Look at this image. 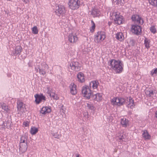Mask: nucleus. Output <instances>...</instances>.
Here are the masks:
<instances>
[{"instance_id":"1","label":"nucleus","mask_w":157,"mask_h":157,"mask_svg":"<svg viewBox=\"0 0 157 157\" xmlns=\"http://www.w3.org/2000/svg\"><path fill=\"white\" fill-rule=\"evenodd\" d=\"M126 101L128 102L127 106L128 108L132 109L134 106V101L132 98L129 97V99L127 98L125 99L122 98H114L111 99V102L113 105L121 106L125 104Z\"/></svg>"},{"instance_id":"2","label":"nucleus","mask_w":157,"mask_h":157,"mask_svg":"<svg viewBox=\"0 0 157 157\" xmlns=\"http://www.w3.org/2000/svg\"><path fill=\"white\" fill-rule=\"evenodd\" d=\"M109 65L116 73H120L122 72L123 67L122 65L119 60L112 59L109 61Z\"/></svg>"},{"instance_id":"3","label":"nucleus","mask_w":157,"mask_h":157,"mask_svg":"<svg viewBox=\"0 0 157 157\" xmlns=\"http://www.w3.org/2000/svg\"><path fill=\"white\" fill-rule=\"evenodd\" d=\"M109 65L116 73H120L122 72L123 67L122 65L119 60L112 59L109 61Z\"/></svg>"},{"instance_id":"4","label":"nucleus","mask_w":157,"mask_h":157,"mask_svg":"<svg viewBox=\"0 0 157 157\" xmlns=\"http://www.w3.org/2000/svg\"><path fill=\"white\" fill-rule=\"evenodd\" d=\"M82 92L84 96L87 99H90L91 97L93 96L91 91L88 86H83Z\"/></svg>"},{"instance_id":"5","label":"nucleus","mask_w":157,"mask_h":157,"mask_svg":"<svg viewBox=\"0 0 157 157\" xmlns=\"http://www.w3.org/2000/svg\"><path fill=\"white\" fill-rule=\"evenodd\" d=\"M106 37L105 33L104 32H98L95 35L94 41L97 43H98L100 41H103Z\"/></svg>"},{"instance_id":"6","label":"nucleus","mask_w":157,"mask_h":157,"mask_svg":"<svg viewBox=\"0 0 157 157\" xmlns=\"http://www.w3.org/2000/svg\"><path fill=\"white\" fill-rule=\"evenodd\" d=\"M69 7L72 10L78 9L79 6V1L78 0H70L68 2Z\"/></svg>"},{"instance_id":"7","label":"nucleus","mask_w":157,"mask_h":157,"mask_svg":"<svg viewBox=\"0 0 157 157\" xmlns=\"http://www.w3.org/2000/svg\"><path fill=\"white\" fill-rule=\"evenodd\" d=\"M73 71H78L80 70V66L79 63L77 62L72 61L68 65V68Z\"/></svg>"},{"instance_id":"8","label":"nucleus","mask_w":157,"mask_h":157,"mask_svg":"<svg viewBox=\"0 0 157 157\" xmlns=\"http://www.w3.org/2000/svg\"><path fill=\"white\" fill-rule=\"evenodd\" d=\"M48 66L45 63H41L40 64L38 65V69H39V73L40 74L43 75L45 74L46 72V70L48 69Z\"/></svg>"},{"instance_id":"9","label":"nucleus","mask_w":157,"mask_h":157,"mask_svg":"<svg viewBox=\"0 0 157 157\" xmlns=\"http://www.w3.org/2000/svg\"><path fill=\"white\" fill-rule=\"evenodd\" d=\"M66 10L64 7L62 5L58 6L55 12L56 14L60 17L61 16H63L66 13Z\"/></svg>"},{"instance_id":"10","label":"nucleus","mask_w":157,"mask_h":157,"mask_svg":"<svg viewBox=\"0 0 157 157\" xmlns=\"http://www.w3.org/2000/svg\"><path fill=\"white\" fill-rule=\"evenodd\" d=\"M132 31L135 34L140 35L141 34L142 28L140 26L137 25H132Z\"/></svg>"},{"instance_id":"11","label":"nucleus","mask_w":157,"mask_h":157,"mask_svg":"<svg viewBox=\"0 0 157 157\" xmlns=\"http://www.w3.org/2000/svg\"><path fill=\"white\" fill-rule=\"evenodd\" d=\"M113 18H114V21L118 25L121 24L122 23V16L119 15L116 12H114L113 14Z\"/></svg>"},{"instance_id":"12","label":"nucleus","mask_w":157,"mask_h":157,"mask_svg":"<svg viewBox=\"0 0 157 157\" xmlns=\"http://www.w3.org/2000/svg\"><path fill=\"white\" fill-rule=\"evenodd\" d=\"M131 19L133 21L141 25H142L144 22L143 19L138 14H135L132 15Z\"/></svg>"},{"instance_id":"13","label":"nucleus","mask_w":157,"mask_h":157,"mask_svg":"<svg viewBox=\"0 0 157 157\" xmlns=\"http://www.w3.org/2000/svg\"><path fill=\"white\" fill-rule=\"evenodd\" d=\"M78 39V37L77 35L73 33L70 34L68 36V40L71 43H76Z\"/></svg>"},{"instance_id":"14","label":"nucleus","mask_w":157,"mask_h":157,"mask_svg":"<svg viewBox=\"0 0 157 157\" xmlns=\"http://www.w3.org/2000/svg\"><path fill=\"white\" fill-rule=\"evenodd\" d=\"M34 97L35 98V102L37 104L40 103L42 100L45 101L46 100L45 97L42 94L40 95L36 94L35 95Z\"/></svg>"},{"instance_id":"15","label":"nucleus","mask_w":157,"mask_h":157,"mask_svg":"<svg viewBox=\"0 0 157 157\" xmlns=\"http://www.w3.org/2000/svg\"><path fill=\"white\" fill-rule=\"evenodd\" d=\"M70 92L71 94L73 95H74L76 94L77 90L76 89V86L73 83H71L70 86Z\"/></svg>"},{"instance_id":"16","label":"nucleus","mask_w":157,"mask_h":157,"mask_svg":"<svg viewBox=\"0 0 157 157\" xmlns=\"http://www.w3.org/2000/svg\"><path fill=\"white\" fill-rule=\"evenodd\" d=\"M99 84V83L98 81L94 80L91 81L89 85L90 88H92L93 89H94L98 88Z\"/></svg>"},{"instance_id":"17","label":"nucleus","mask_w":157,"mask_h":157,"mask_svg":"<svg viewBox=\"0 0 157 157\" xmlns=\"http://www.w3.org/2000/svg\"><path fill=\"white\" fill-rule=\"evenodd\" d=\"M22 48L20 46H16L15 49V51L12 54L13 56H16L17 55H19L21 52Z\"/></svg>"},{"instance_id":"18","label":"nucleus","mask_w":157,"mask_h":157,"mask_svg":"<svg viewBox=\"0 0 157 157\" xmlns=\"http://www.w3.org/2000/svg\"><path fill=\"white\" fill-rule=\"evenodd\" d=\"M27 148V145L26 143H20L19 149L22 152H25Z\"/></svg>"},{"instance_id":"19","label":"nucleus","mask_w":157,"mask_h":157,"mask_svg":"<svg viewBox=\"0 0 157 157\" xmlns=\"http://www.w3.org/2000/svg\"><path fill=\"white\" fill-rule=\"evenodd\" d=\"M51 111V109L50 108L48 107H44L41 109L40 113L43 114H45L47 113H49Z\"/></svg>"},{"instance_id":"20","label":"nucleus","mask_w":157,"mask_h":157,"mask_svg":"<svg viewBox=\"0 0 157 157\" xmlns=\"http://www.w3.org/2000/svg\"><path fill=\"white\" fill-rule=\"evenodd\" d=\"M17 108L18 110L24 111V108L25 106L23 102L20 101H18L17 102Z\"/></svg>"},{"instance_id":"21","label":"nucleus","mask_w":157,"mask_h":157,"mask_svg":"<svg viewBox=\"0 0 157 157\" xmlns=\"http://www.w3.org/2000/svg\"><path fill=\"white\" fill-rule=\"evenodd\" d=\"M77 77L78 79V81L79 82L82 83L84 82V74L82 73L79 72L77 75Z\"/></svg>"},{"instance_id":"22","label":"nucleus","mask_w":157,"mask_h":157,"mask_svg":"<svg viewBox=\"0 0 157 157\" xmlns=\"http://www.w3.org/2000/svg\"><path fill=\"white\" fill-rule=\"evenodd\" d=\"M115 38L120 41H122L124 39V37L122 33H118L116 34Z\"/></svg>"},{"instance_id":"23","label":"nucleus","mask_w":157,"mask_h":157,"mask_svg":"<svg viewBox=\"0 0 157 157\" xmlns=\"http://www.w3.org/2000/svg\"><path fill=\"white\" fill-rule=\"evenodd\" d=\"M91 14L94 17H98L100 15L99 11L96 9H93L91 11Z\"/></svg>"},{"instance_id":"24","label":"nucleus","mask_w":157,"mask_h":157,"mask_svg":"<svg viewBox=\"0 0 157 157\" xmlns=\"http://www.w3.org/2000/svg\"><path fill=\"white\" fill-rule=\"evenodd\" d=\"M121 124L123 127L126 128L128 125V121L126 118H124L121 119Z\"/></svg>"},{"instance_id":"25","label":"nucleus","mask_w":157,"mask_h":157,"mask_svg":"<svg viewBox=\"0 0 157 157\" xmlns=\"http://www.w3.org/2000/svg\"><path fill=\"white\" fill-rule=\"evenodd\" d=\"M142 134L143 137L146 140H149L151 138V136L149 134L147 130L143 131Z\"/></svg>"},{"instance_id":"26","label":"nucleus","mask_w":157,"mask_h":157,"mask_svg":"<svg viewBox=\"0 0 157 157\" xmlns=\"http://www.w3.org/2000/svg\"><path fill=\"white\" fill-rule=\"evenodd\" d=\"M145 94L147 96L149 97H152L154 94L156 93L155 91L150 90H146L145 91Z\"/></svg>"},{"instance_id":"27","label":"nucleus","mask_w":157,"mask_h":157,"mask_svg":"<svg viewBox=\"0 0 157 157\" xmlns=\"http://www.w3.org/2000/svg\"><path fill=\"white\" fill-rule=\"evenodd\" d=\"M102 94H101L98 93L94 95H93L92 97L93 96L94 97V99H95L97 101H98L102 99Z\"/></svg>"},{"instance_id":"28","label":"nucleus","mask_w":157,"mask_h":157,"mask_svg":"<svg viewBox=\"0 0 157 157\" xmlns=\"http://www.w3.org/2000/svg\"><path fill=\"white\" fill-rule=\"evenodd\" d=\"M30 133L32 135L36 134L38 132V129L35 127H32L30 131Z\"/></svg>"},{"instance_id":"29","label":"nucleus","mask_w":157,"mask_h":157,"mask_svg":"<svg viewBox=\"0 0 157 157\" xmlns=\"http://www.w3.org/2000/svg\"><path fill=\"white\" fill-rule=\"evenodd\" d=\"M144 41V44L145 45V47L147 49H148L150 48V40L148 39L147 38H145Z\"/></svg>"},{"instance_id":"30","label":"nucleus","mask_w":157,"mask_h":157,"mask_svg":"<svg viewBox=\"0 0 157 157\" xmlns=\"http://www.w3.org/2000/svg\"><path fill=\"white\" fill-rule=\"evenodd\" d=\"M150 4L155 7H157V0H148Z\"/></svg>"},{"instance_id":"31","label":"nucleus","mask_w":157,"mask_h":157,"mask_svg":"<svg viewBox=\"0 0 157 157\" xmlns=\"http://www.w3.org/2000/svg\"><path fill=\"white\" fill-rule=\"evenodd\" d=\"M49 95L50 96V97H52L53 99L57 100L58 99V97L57 96L56 94H55V93L53 92H49Z\"/></svg>"},{"instance_id":"32","label":"nucleus","mask_w":157,"mask_h":157,"mask_svg":"<svg viewBox=\"0 0 157 157\" xmlns=\"http://www.w3.org/2000/svg\"><path fill=\"white\" fill-rule=\"evenodd\" d=\"M20 143L27 144V138L25 136H22L20 139Z\"/></svg>"},{"instance_id":"33","label":"nucleus","mask_w":157,"mask_h":157,"mask_svg":"<svg viewBox=\"0 0 157 157\" xmlns=\"http://www.w3.org/2000/svg\"><path fill=\"white\" fill-rule=\"evenodd\" d=\"M151 74L153 77L156 76L157 75V68L153 69L151 71Z\"/></svg>"},{"instance_id":"34","label":"nucleus","mask_w":157,"mask_h":157,"mask_svg":"<svg viewBox=\"0 0 157 157\" xmlns=\"http://www.w3.org/2000/svg\"><path fill=\"white\" fill-rule=\"evenodd\" d=\"M2 109L5 111L6 112H7L8 111V106L6 105V104L3 103L1 105Z\"/></svg>"},{"instance_id":"35","label":"nucleus","mask_w":157,"mask_h":157,"mask_svg":"<svg viewBox=\"0 0 157 157\" xmlns=\"http://www.w3.org/2000/svg\"><path fill=\"white\" fill-rule=\"evenodd\" d=\"M113 1L114 2H116V4L118 5L120 4L122 5L124 2V0H113Z\"/></svg>"},{"instance_id":"36","label":"nucleus","mask_w":157,"mask_h":157,"mask_svg":"<svg viewBox=\"0 0 157 157\" xmlns=\"http://www.w3.org/2000/svg\"><path fill=\"white\" fill-rule=\"evenodd\" d=\"M87 107L88 108H89V109L91 110H94L95 109L94 107V106L92 104L87 103Z\"/></svg>"},{"instance_id":"37","label":"nucleus","mask_w":157,"mask_h":157,"mask_svg":"<svg viewBox=\"0 0 157 157\" xmlns=\"http://www.w3.org/2000/svg\"><path fill=\"white\" fill-rule=\"evenodd\" d=\"M38 31L37 28L36 26H34L32 29V32L34 34H37L38 33Z\"/></svg>"},{"instance_id":"38","label":"nucleus","mask_w":157,"mask_h":157,"mask_svg":"<svg viewBox=\"0 0 157 157\" xmlns=\"http://www.w3.org/2000/svg\"><path fill=\"white\" fill-rule=\"evenodd\" d=\"M129 44L132 46H134L135 44V40H134L132 38H130L129 41Z\"/></svg>"},{"instance_id":"39","label":"nucleus","mask_w":157,"mask_h":157,"mask_svg":"<svg viewBox=\"0 0 157 157\" xmlns=\"http://www.w3.org/2000/svg\"><path fill=\"white\" fill-rule=\"evenodd\" d=\"M150 31L153 33H155L156 32V29L154 26H152L150 28Z\"/></svg>"},{"instance_id":"40","label":"nucleus","mask_w":157,"mask_h":157,"mask_svg":"<svg viewBox=\"0 0 157 157\" xmlns=\"http://www.w3.org/2000/svg\"><path fill=\"white\" fill-rule=\"evenodd\" d=\"M118 136L120 140H121L122 141H124V136L123 135H121V133H119Z\"/></svg>"},{"instance_id":"41","label":"nucleus","mask_w":157,"mask_h":157,"mask_svg":"<svg viewBox=\"0 0 157 157\" xmlns=\"http://www.w3.org/2000/svg\"><path fill=\"white\" fill-rule=\"evenodd\" d=\"M91 23L93 24V25L91 27V28H90V31H92V30H94V29L95 28V24L94 23V22L93 21H91Z\"/></svg>"},{"instance_id":"42","label":"nucleus","mask_w":157,"mask_h":157,"mask_svg":"<svg viewBox=\"0 0 157 157\" xmlns=\"http://www.w3.org/2000/svg\"><path fill=\"white\" fill-rule=\"evenodd\" d=\"M29 123L28 121H24L23 123V125L25 127H27L29 126Z\"/></svg>"},{"instance_id":"43","label":"nucleus","mask_w":157,"mask_h":157,"mask_svg":"<svg viewBox=\"0 0 157 157\" xmlns=\"http://www.w3.org/2000/svg\"><path fill=\"white\" fill-rule=\"evenodd\" d=\"M53 136L55 138H59V134L57 133H54Z\"/></svg>"},{"instance_id":"44","label":"nucleus","mask_w":157,"mask_h":157,"mask_svg":"<svg viewBox=\"0 0 157 157\" xmlns=\"http://www.w3.org/2000/svg\"><path fill=\"white\" fill-rule=\"evenodd\" d=\"M39 70V69H38V65L35 67V71H36V72H38V70Z\"/></svg>"},{"instance_id":"45","label":"nucleus","mask_w":157,"mask_h":157,"mask_svg":"<svg viewBox=\"0 0 157 157\" xmlns=\"http://www.w3.org/2000/svg\"><path fill=\"white\" fill-rule=\"evenodd\" d=\"M60 112H62V113H64V110L62 108H61V109H60Z\"/></svg>"},{"instance_id":"46","label":"nucleus","mask_w":157,"mask_h":157,"mask_svg":"<svg viewBox=\"0 0 157 157\" xmlns=\"http://www.w3.org/2000/svg\"><path fill=\"white\" fill-rule=\"evenodd\" d=\"M24 2L25 3H27L29 2V0H25Z\"/></svg>"},{"instance_id":"47","label":"nucleus","mask_w":157,"mask_h":157,"mask_svg":"<svg viewBox=\"0 0 157 157\" xmlns=\"http://www.w3.org/2000/svg\"><path fill=\"white\" fill-rule=\"evenodd\" d=\"M155 116L157 118V110L155 112Z\"/></svg>"},{"instance_id":"48","label":"nucleus","mask_w":157,"mask_h":157,"mask_svg":"<svg viewBox=\"0 0 157 157\" xmlns=\"http://www.w3.org/2000/svg\"><path fill=\"white\" fill-rule=\"evenodd\" d=\"M76 157H79V155L78 154H76Z\"/></svg>"},{"instance_id":"49","label":"nucleus","mask_w":157,"mask_h":157,"mask_svg":"<svg viewBox=\"0 0 157 157\" xmlns=\"http://www.w3.org/2000/svg\"><path fill=\"white\" fill-rule=\"evenodd\" d=\"M6 125H4L5 126H9V125H8V123H6Z\"/></svg>"},{"instance_id":"50","label":"nucleus","mask_w":157,"mask_h":157,"mask_svg":"<svg viewBox=\"0 0 157 157\" xmlns=\"http://www.w3.org/2000/svg\"><path fill=\"white\" fill-rule=\"evenodd\" d=\"M22 0V1H23V2H24V1H25V0Z\"/></svg>"}]
</instances>
